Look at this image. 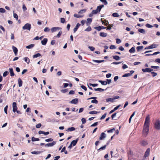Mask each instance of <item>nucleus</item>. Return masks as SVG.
<instances>
[{"mask_svg":"<svg viewBox=\"0 0 160 160\" xmlns=\"http://www.w3.org/2000/svg\"><path fill=\"white\" fill-rule=\"evenodd\" d=\"M149 120L150 118L148 115L146 118L143 130V133L145 136H147L148 133L149 126Z\"/></svg>","mask_w":160,"mask_h":160,"instance_id":"nucleus-1","label":"nucleus"},{"mask_svg":"<svg viewBox=\"0 0 160 160\" xmlns=\"http://www.w3.org/2000/svg\"><path fill=\"white\" fill-rule=\"evenodd\" d=\"M104 7V5H101L98 6L97 7V8L96 10H94L92 11V13L96 14L98 12H99L102 8Z\"/></svg>","mask_w":160,"mask_h":160,"instance_id":"nucleus-2","label":"nucleus"},{"mask_svg":"<svg viewBox=\"0 0 160 160\" xmlns=\"http://www.w3.org/2000/svg\"><path fill=\"white\" fill-rule=\"evenodd\" d=\"M31 25L28 23L26 24L22 28L23 30H27L30 31L31 29Z\"/></svg>","mask_w":160,"mask_h":160,"instance_id":"nucleus-3","label":"nucleus"},{"mask_svg":"<svg viewBox=\"0 0 160 160\" xmlns=\"http://www.w3.org/2000/svg\"><path fill=\"white\" fill-rule=\"evenodd\" d=\"M154 127L157 130H160V121L157 120L155 123Z\"/></svg>","mask_w":160,"mask_h":160,"instance_id":"nucleus-4","label":"nucleus"},{"mask_svg":"<svg viewBox=\"0 0 160 160\" xmlns=\"http://www.w3.org/2000/svg\"><path fill=\"white\" fill-rule=\"evenodd\" d=\"M56 143V142L53 141L52 142H51L45 145V146L46 147H52L55 145Z\"/></svg>","mask_w":160,"mask_h":160,"instance_id":"nucleus-5","label":"nucleus"},{"mask_svg":"<svg viewBox=\"0 0 160 160\" xmlns=\"http://www.w3.org/2000/svg\"><path fill=\"white\" fill-rule=\"evenodd\" d=\"M60 29L61 30V28L58 27H55L52 28L51 29V31L52 32H53Z\"/></svg>","mask_w":160,"mask_h":160,"instance_id":"nucleus-6","label":"nucleus"},{"mask_svg":"<svg viewBox=\"0 0 160 160\" xmlns=\"http://www.w3.org/2000/svg\"><path fill=\"white\" fill-rule=\"evenodd\" d=\"M106 137V134L104 132H102L101 133L100 135V136L99 137V139L100 140H102L103 139Z\"/></svg>","mask_w":160,"mask_h":160,"instance_id":"nucleus-7","label":"nucleus"},{"mask_svg":"<svg viewBox=\"0 0 160 160\" xmlns=\"http://www.w3.org/2000/svg\"><path fill=\"white\" fill-rule=\"evenodd\" d=\"M12 49L15 55H17L18 52V50L17 48L14 46H12Z\"/></svg>","mask_w":160,"mask_h":160,"instance_id":"nucleus-8","label":"nucleus"},{"mask_svg":"<svg viewBox=\"0 0 160 160\" xmlns=\"http://www.w3.org/2000/svg\"><path fill=\"white\" fill-rule=\"evenodd\" d=\"M150 149L149 148H148L146 151L145 152L144 157L146 158L148 156L149 154Z\"/></svg>","mask_w":160,"mask_h":160,"instance_id":"nucleus-9","label":"nucleus"},{"mask_svg":"<svg viewBox=\"0 0 160 160\" xmlns=\"http://www.w3.org/2000/svg\"><path fill=\"white\" fill-rule=\"evenodd\" d=\"M80 26V24L79 23H78L75 27V28L73 29V32H74L75 33L77 31V29H78L79 26Z\"/></svg>","mask_w":160,"mask_h":160,"instance_id":"nucleus-10","label":"nucleus"},{"mask_svg":"<svg viewBox=\"0 0 160 160\" xmlns=\"http://www.w3.org/2000/svg\"><path fill=\"white\" fill-rule=\"evenodd\" d=\"M9 72L10 76L12 77L14 75V73L13 71V69L12 68H9Z\"/></svg>","mask_w":160,"mask_h":160,"instance_id":"nucleus-11","label":"nucleus"},{"mask_svg":"<svg viewBox=\"0 0 160 160\" xmlns=\"http://www.w3.org/2000/svg\"><path fill=\"white\" fill-rule=\"evenodd\" d=\"M78 99L77 98H76L72 100L70 102L71 103L76 104L78 103Z\"/></svg>","mask_w":160,"mask_h":160,"instance_id":"nucleus-12","label":"nucleus"},{"mask_svg":"<svg viewBox=\"0 0 160 160\" xmlns=\"http://www.w3.org/2000/svg\"><path fill=\"white\" fill-rule=\"evenodd\" d=\"M78 140V139L77 138V139H76L75 140H74L72 141L71 142V144H72L73 146H75L77 144Z\"/></svg>","mask_w":160,"mask_h":160,"instance_id":"nucleus-13","label":"nucleus"},{"mask_svg":"<svg viewBox=\"0 0 160 160\" xmlns=\"http://www.w3.org/2000/svg\"><path fill=\"white\" fill-rule=\"evenodd\" d=\"M101 22H102V24L104 23V24L105 26H107V25L108 24L109 22L108 20H105L104 21L102 20V18L101 19Z\"/></svg>","mask_w":160,"mask_h":160,"instance_id":"nucleus-14","label":"nucleus"},{"mask_svg":"<svg viewBox=\"0 0 160 160\" xmlns=\"http://www.w3.org/2000/svg\"><path fill=\"white\" fill-rule=\"evenodd\" d=\"M48 39L47 38H45L43 40L41 41L42 44L43 45H45L47 42Z\"/></svg>","mask_w":160,"mask_h":160,"instance_id":"nucleus-15","label":"nucleus"},{"mask_svg":"<svg viewBox=\"0 0 160 160\" xmlns=\"http://www.w3.org/2000/svg\"><path fill=\"white\" fill-rule=\"evenodd\" d=\"M18 86L19 87H21L22 85V82L20 78H19L18 80Z\"/></svg>","mask_w":160,"mask_h":160,"instance_id":"nucleus-16","label":"nucleus"},{"mask_svg":"<svg viewBox=\"0 0 160 160\" xmlns=\"http://www.w3.org/2000/svg\"><path fill=\"white\" fill-rule=\"evenodd\" d=\"M106 101L107 102H113L114 101L113 98H108L106 99Z\"/></svg>","mask_w":160,"mask_h":160,"instance_id":"nucleus-17","label":"nucleus"},{"mask_svg":"<svg viewBox=\"0 0 160 160\" xmlns=\"http://www.w3.org/2000/svg\"><path fill=\"white\" fill-rule=\"evenodd\" d=\"M142 71L143 72H150V68H147L145 69H142Z\"/></svg>","mask_w":160,"mask_h":160,"instance_id":"nucleus-18","label":"nucleus"},{"mask_svg":"<svg viewBox=\"0 0 160 160\" xmlns=\"http://www.w3.org/2000/svg\"><path fill=\"white\" fill-rule=\"evenodd\" d=\"M75 130V128L73 127H72L70 128H69L68 129L66 130L67 131H74Z\"/></svg>","mask_w":160,"mask_h":160,"instance_id":"nucleus-19","label":"nucleus"},{"mask_svg":"<svg viewBox=\"0 0 160 160\" xmlns=\"http://www.w3.org/2000/svg\"><path fill=\"white\" fill-rule=\"evenodd\" d=\"M42 152V151H33L31 152V153L32 154H40Z\"/></svg>","mask_w":160,"mask_h":160,"instance_id":"nucleus-20","label":"nucleus"},{"mask_svg":"<svg viewBox=\"0 0 160 160\" xmlns=\"http://www.w3.org/2000/svg\"><path fill=\"white\" fill-rule=\"evenodd\" d=\"M24 59L25 62H26L28 64L30 62V60L28 57H25Z\"/></svg>","mask_w":160,"mask_h":160,"instance_id":"nucleus-21","label":"nucleus"},{"mask_svg":"<svg viewBox=\"0 0 160 160\" xmlns=\"http://www.w3.org/2000/svg\"><path fill=\"white\" fill-rule=\"evenodd\" d=\"M107 33L105 32H100V35L101 37H106L107 36Z\"/></svg>","mask_w":160,"mask_h":160,"instance_id":"nucleus-22","label":"nucleus"},{"mask_svg":"<svg viewBox=\"0 0 160 160\" xmlns=\"http://www.w3.org/2000/svg\"><path fill=\"white\" fill-rule=\"evenodd\" d=\"M34 46V44H31L26 47V48L28 49L32 48Z\"/></svg>","mask_w":160,"mask_h":160,"instance_id":"nucleus-23","label":"nucleus"},{"mask_svg":"<svg viewBox=\"0 0 160 160\" xmlns=\"http://www.w3.org/2000/svg\"><path fill=\"white\" fill-rule=\"evenodd\" d=\"M99 82H100L102 85H105L107 84V81H104L102 80H99Z\"/></svg>","mask_w":160,"mask_h":160,"instance_id":"nucleus-24","label":"nucleus"},{"mask_svg":"<svg viewBox=\"0 0 160 160\" xmlns=\"http://www.w3.org/2000/svg\"><path fill=\"white\" fill-rule=\"evenodd\" d=\"M94 89L95 91H98L99 92H103L104 91V89H102L100 88H94Z\"/></svg>","mask_w":160,"mask_h":160,"instance_id":"nucleus-25","label":"nucleus"},{"mask_svg":"<svg viewBox=\"0 0 160 160\" xmlns=\"http://www.w3.org/2000/svg\"><path fill=\"white\" fill-rule=\"evenodd\" d=\"M113 58L116 60H118L120 59V58L118 56H113Z\"/></svg>","mask_w":160,"mask_h":160,"instance_id":"nucleus-26","label":"nucleus"},{"mask_svg":"<svg viewBox=\"0 0 160 160\" xmlns=\"http://www.w3.org/2000/svg\"><path fill=\"white\" fill-rule=\"evenodd\" d=\"M86 9H82L78 12V13L79 14H82L86 12Z\"/></svg>","mask_w":160,"mask_h":160,"instance_id":"nucleus-27","label":"nucleus"},{"mask_svg":"<svg viewBox=\"0 0 160 160\" xmlns=\"http://www.w3.org/2000/svg\"><path fill=\"white\" fill-rule=\"evenodd\" d=\"M135 51V49L134 47L132 48L129 50V52L130 53H133Z\"/></svg>","mask_w":160,"mask_h":160,"instance_id":"nucleus-28","label":"nucleus"},{"mask_svg":"<svg viewBox=\"0 0 160 160\" xmlns=\"http://www.w3.org/2000/svg\"><path fill=\"white\" fill-rule=\"evenodd\" d=\"M41 56V54L39 53H38L37 54H35L33 56V58H37L38 57H40Z\"/></svg>","mask_w":160,"mask_h":160,"instance_id":"nucleus-29","label":"nucleus"},{"mask_svg":"<svg viewBox=\"0 0 160 160\" xmlns=\"http://www.w3.org/2000/svg\"><path fill=\"white\" fill-rule=\"evenodd\" d=\"M112 16L115 17H118L119 16V15L117 13L115 12L112 14Z\"/></svg>","mask_w":160,"mask_h":160,"instance_id":"nucleus-30","label":"nucleus"},{"mask_svg":"<svg viewBox=\"0 0 160 160\" xmlns=\"http://www.w3.org/2000/svg\"><path fill=\"white\" fill-rule=\"evenodd\" d=\"M39 139L38 138H36L34 137H33L32 138V142H34L36 141H39Z\"/></svg>","mask_w":160,"mask_h":160,"instance_id":"nucleus-31","label":"nucleus"},{"mask_svg":"<svg viewBox=\"0 0 160 160\" xmlns=\"http://www.w3.org/2000/svg\"><path fill=\"white\" fill-rule=\"evenodd\" d=\"M92 61L94 62H97V63H101L102 62H103L104 61V60H93Z\"/></svg>","mask_w":160,"mask_h":160,"instance_id":"nucleus-32","label":"nucleus"},{"mask_svg":"<svg viewBox=\"0 0 160 160\" xmlns=\"http://www.w3.org/2000/svg\"><path fill=\"white\" fill-rule=\"evenodd\" d=\"M141 144L142 145L145 146L148 144V143L145 141H143L141 142Z\"/></svg>","mask_w":160,"mask_h":160,"instance_id":"nucleus-33","label":"nucleus"},{"mask_svg":"<svg viewBox=\"0 0 160 160\" xmlns=\"http://www.w3.org/2000/svg\"><path fill=\"white\" fill-rule=\"evenodd\" d=\"M138 31L139 32L142 33H145V30L143 29H139L138 30Z\"/></svg>","mask_w":160,"mask_h":160,"instance_id":"nucleus-34","label":"nucleus"},{"mask_svg":"<svg viewBox=\"0 0 160 160\" xmlns=\"http://www.w3.org/2000/svg\"><path fill=\"white\" fill-rule=\"evenodd\" d=\"M62 33V31H60L58 32V34L57 35L56 37L58 38H59L61 35Z\"/></svg>","mask_w":160,"mask_h":160,"instance_id":"nucleus-35","label":"nucleus"},{"mask_svg":"<svg viewBox=\"0 0 160 160\" xmlns=\"http://www.w3.org/2000/svg\"><path fill=\"white\" fill-rule=\"evenodd\" d=\"M143 47L141 46H138L137 47V49L138 50V52H139L140 50L142 49L143 48Z\"/></svg>","mask_w":160,"mask_h":160,"instance_id":"nucleus-36","label":"nucleus"},{"mask_svg":"<svg viewBox=\"0 0 160 160\" xmlns=\"http://www.w3.org/2000/svg\"><path fill=\"white\" fill-rule=\"evenodd\" d=\"M158 46L157 44H152L151 45V49L154 48H156Z\"/></svg>","mask_w":160,"mask_h":160,"instance_id":"nucleus-37","label":"nucleus"},{"mask_svg":"<svg viewBox=\"0 0 160 160\" xmlns=\"http://www.w3.org/2000/svg\"><path fill=\"white\" fill-rule=\"evenodd\" d=\"M92 18H88L87 19V23H90L92 21Z\"/></svg>","mask_w":160,"mask_h":160,"instance_id":"nucleus-38","label":"nucleus"},{"mask_svg":"<svg viewBox=\"0 0 160 160\" xmlns=\"http://www.w3.org/2000/svg\"><path fill=\"white\" fill-rule=\"evenodd\" d=\"M13 17L14 18H16L17 20L18 19V16L17 14L15 13H13Z\"/></svg>","mask_w":160,"mask_h":160,"instance_id":"nucleus-39","label":"nucleus"},{"mask_svg":"<svg viewBox=\"0 0 160 160\" xmlns=\"http://www.w3.org/2000/svg\"><path fill=\"white\" fill-rule=\"evenodd\" d=\"M18 108L17 106L15 107H12V111L13 112H15L17 111Z\"/></svg>","mask_w":160,"mask_h":160,"instance_id":"nucleus-40","label":"nucleus"},{"mask_svg":"<svg viewBox=\"0 0 160 160\" xmlns=\"http://www.w3.org/2000/svg\"><path fill=\"white\" fill-rule=\"evenodd\" d=\"M131 75L130 74L128 73H126L123 75H122V77H128L130 76Z\"/></svg>","mask_w":160,"mask_h":160,"instance_id":"nucleus-41","label":"nucleus"},{"mask_svg":"<svg viewBox=\"0 0 160 160\" xmlns=\"http://www.w3.org/2000/svg\"><path fill=\"white\" fill-rule=\"evenodd\" d=\"M5 11L6 10L4 8H0V12L4 13L5 12Z\"/></svg>","mask_w":160,"mask_h":160,"instance_id":"nucleus-42","label":"nucleus"},{"mask_svg":"<svg viewBox=\"0 0 160 160\" xmlns=\"http://www.w3.org/2000/svg\"><path fill=\"white\" fill-rule=\"evenodd\" d=\"M68 90L67 89H62L61 90V92L62 93H65L67 92Z\"/></svg>","mask_w":160,"mask_h":160,"instance_id":"nucleus-43","label":"nucleus"},{"mask_svg":"<svg viewBox=\"0 0 160 160\" xmlns=\"http://www.w3.org/2000/svg\"><path fill=\"white\" fill-rule=\"evenodd\" d=\"M98 112L95 111H90L89 112V113L90 114H96Z\"/></svg>","mask_w":160,"mask_h":160,"instance_id":"nucleus-44","label":"nucleus"},{"mask_svg":"<svg viewBox=\"0 0 160 160\" xmlns=\"http://www.w3.org/2000/svg\"><path fill=\"white\" fill-rule=\"evenodd\" d=\"M8 106L7 105L4 108V111L6 114H7V109Z\"/></svg>","mask_w":160,"mask_h":160,"instance_id":"nucleus-45","label":"nucleus"},{"mask_svg":"<svg viewBox=\"0 0 160 160\" xmlns=\"http://www.w3.org/2000/svg\"><path fill=\"white\" fill-rule=\"evenodd\" d=\"M8 74V71H5V72L3 73V76L4 77H6L7 75Z\"/></svg>","mask_w":160,"mask_h":160,"instance_id":"nucleus-46","label":"nucleus"},{"mask_svg":"<svg viewBox=\"0 0 160 160\" xmlns=\"http://www.w3.org/2000/svg\"><path fill=\"white\" fill-rule=\"evenodd\" d=\"M100 1L104 3L105 5H107L108 4V2L106 0H100Z\"/></svg>","mask_w":160,"mask_h":160,"instance_id":"nucleus-47","label":"nucleus"},{"mask_svg":"<svg viewBox=\"0 0 160 160\" xmlns=\"http://www.w3.org/2000/svg\"><path fill=\"white\" fill-rule=\"evenodd\" d=\"M53 139L52 138H50L48 139H46L45 140V141L46 142H52L53 141Z\"/></svg>","mask_w":160,"mask_h":160,"instance_id":"nucleus-48","label":"nucleus"},{"mask_svg":"<svg viewBox=\"0 0 160 160\" xmlns=\"http://www.w3.org/2000/svg\"><path fill=\"white\" fill-rule=\"evenodd\" d=\"M91 102L97 104L98 103V101L96 99H94L91 101Z\"/></svg>","mask_w":160,"mask_h":160,"instance_id":"nucleus-49","label":"nucleus"},{"mask_svg":"<svg viewBox=\"0 0 160 160\" xmlns=\"http://www.w3.org/2000/svg\"><path fill=\"white\" fill-rule=\"evenodd\" d=\"M107 114L105 113L100 118V119L102 120L104 119L106 117Z\"/></svg>","mask_w":160,"mask_h":160,"instance_id":"nucleus-50","label":"nucleus"},{"mask_svg":"<svg viewBox=\"0 0 160 160\" xmlns=\"http://www.w3.org/2000/svg\"><path fill=\"white\" fill-rule=\"evenodd\" d=\"M91 27H88V28H87L85 30L86 31L89 32L91 31Z\"/></svg>","mask_w":160,"mask_h":160,"instance_id":"nucleus-51","label":"nucleus"},{"mask_svg":"<svg viewBox=\"0 0 160 160\" xmlns=\"http://www.w3.org/2000/svg\"><path fill=\"white\" fill-rule=\"evenodd\" d=\"M95 28L98 31H100L101 29V26L95 27Z\"/></svg>","mask_w":160,"mask_h":160,"instance_id":"nucleus-52","label":"nucleus"},{"mask_svg":"<svg viewBox=\"0 0 160 160\" xmlns=\"http://www.w3.org/2000/svg\"><path fill=\"white\" fill-rule=\"evenodd\" d=\"M89 85L90 86H92L93 87H95L97 86L98 84H92V83H89Z\"/></svg>","mask_w":160,"mask_h":160,"instance_id":"nucleus-53","label":"nucleus"},{"mask_svg":"<svg viewBox=\"0 0 160 160\" xmlns=\"http://www.w3.org/2000/svg\"><path fill=\"white\" fill-rule=\"evenodd\" d=\"M88 48L91 51H93L95 50V48L92 46H89Z\"/></svg>","mask_w":160,"mask_h":160,"instance_id":"nucleus-54","label":"nucleus"},{"mask_svg":"<svg viewBox=\"0 0 160 160\" xmlns=\"http://www.w3.org/2000/svg\"><path fill=\"white\" fill-rule=\"evenodd\" d=\"M22 8L23 11H25L27 9V8L24 4L22 5Z\"/></svg>","mask_w":160,"mask_h":160,"instance_id":"nucleus-55","label":"nucleus"},{"mask_svg":"<svg viewBox=\"0 0 160 160\" xmlns=\"http://www.w3.org/2000/svg\"><path fill=\"white\" fill-rule=\"evenodd\" d=\"M116 43L118 44L120 43L121 42V40L117 38L116 39Z\"/></svg>","mask_w":160,"mask_h":160,"instance_id":"nucleus-56","label":"nucleus"},{"mask_svg":"<svg viewBox=\"0 0 160 160\" xmlns=\"http://www.w3.org/2000/svg\"><path fill=\"white\" fill-rule=\"evenodd\" d=\"M61 22L62 23H64L65 22V19L64 18H60Z\"/></svg>","mask_w":160,"mask_h":160,"instance_id":"nucleus-57","label":"nucleus"},{"mask_svg":"<svg viewBox=\"0 0 160 160\" xmlns=\"http://www.w3.org/2000/svg\"><path fill=\"white\" fill-rule=\"evenodd\" d=\"M81 121H82V124H84L86 122V120H85V119L84 118H82V119H81Z\"/></svg>","mask_w":160,"mask_h":160,"instance_id":"nucleus-58","label":"nucleus"},{"mask_svg":"<svg viewBox=\"0 0 160 160\" xmlns=\"http://www.w3.org/2000/svg\"><path fill=\"white\" fill-rule=\"evenodd\" d=\"M151 73L152 74L153 77H155L157 75V73L155 72H151Z\"/></svg>","mask_w":160,"mask_h":160,"instance_id":"nucleus-59","label":"nucleus"},{"mask_svg":"<svg viewBox=\"0 0 160 160\" xmlns=\"http://www.w3.org/2000/svg\"><path fill=\"white\" fill-rule=\"evenodd\" d=\"M49 28H47V27H46V28H45L44 30V31L45 32H48L49 31Z\"/></svg>","mask_w":160,"mask_h":160,"instance_id":"nucleus-60","label":"nucleus"},{"mask_svg":"<svg viewBox=\"0 0 160 160\" xmlns=\"http://www.w3.org/2000/svg\"><path fill=\"white\" fill-rule=\"evenodd\" d=\"M160 53V52H156L152 54H151V55H155L157 54Z\"/></svg>","mask_w":160,"mask_h":160,"instance_id":"nucleus-61","label":"nucleus"},{"mask_svg":"<svg viewBox=\"0 0 160 160\" xmlns=\"http://www.w3.org/2000/svg\"><path fill=\"white\" fill-rule=\"evenodd\" d=\"M106 146H107L106 145H105L101 147L98 150H100V149L102 150H103V149H105Z\"/></svg>","mask_w":160,"mask_h":160,"instance_id":"nucleus-62","label":"nucleus"},{"mask_svg":"<svg viewBox=\"0 0 160 160\" xmlns=\"http://www.w3.org/2000/svg\"><path fill=\"white\" fill-rule=\"evenodd\" d=\"M151 68H154V69H157L158 68H159V66H151Z\"/></svg>","mask_w":160,"mask_h":160,"instance_id":"nucleus-63","label":"nucleus"},{"mask_svg":"<svg viewBox=\"0 0 160 160\" xmlns=\"http://www.w3.org/2000/svg\"><path fill=\"white\" fill-rule=\"evenodd\" d=\"M110 48L111 49H115L116 48V47L115 45H112L110 46Z\"/></svg>","mask_w":160,"mask_h":160,"instance_id":"nucleus-64","label":"nucleus"}]
</instances>
